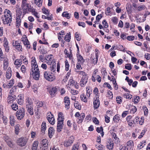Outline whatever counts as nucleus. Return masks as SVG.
Wrapping results in <instances>:
<instances>
[{
	"label": "nucleus",
	"instance_id": "obj_1",
	"mask_svg": "<svg viewBox=\"0 0 150 150\" xmlns=\"http://www.w3.org/2000/svg\"><path fill=\"white\" fill-rule=\"evenodd\" d=\"M31 68L30 72V75H32L35 79L38 80L40 77V71L34 57H32L31 58Z\"/></svg>",
	"mask_w": 150,
	"mask_h": 150
},
{
	"label": "nucleus",
	"instance_id": "obj_2",
	"mask_svg": "<svg viewBox=\"0 0 150 150\" xmlns=\"http://www.w3.org/2000/svg\"><path fill=\"white\" fill-rule=\"evenodd\" d=\"M4 13V15L2 16L1 18L3 23L4 25L8 24L10 26L12 19L11 12L9 10L6 9Z\"/></svg>",
	"mask_w": 150,
	"mask_h": 150
},
{
	"label": "nucleus",
	"instance_id": "obj_3",
	"mask_svg": "<svg viewBox=\"0 0 150 150\" xmlns=\"http://www.w3.org/2000/svg\"><path fill=\"white\" fill-rule=\"evenodd\" d=\"M64 119L63 114L61 112H59L58 115L57 125V131L59 132H61L63 128Z\"/></svg>",
	"mask_w": 150,
	"mask_h": 150
},
{
	"label": "nucleus",
	"instance_id": "obj_4",
	"mask_svg": "<svg viewBox=\"0 0 150 150\" xmlns=\"http://www.w3.org/2000/svg\"><path fill=\"white\" fill-rule=\"evenodd\" d=\"M21 6L23 12L25 14L30 12L33 8V7L27 3V0H22Z\"/></svg>",
	"mask_w": 150,
	"mask_h": 150
},
{
	"label": "nucleus",
	"instance_id": "obj_5",
	"mask_svg": "<svg viewBox=\"0 0 150 150\" xmlns=\"http://www.w3.org/2000/svg\"><path fill=\"white\" fill-rule=\"evenodd\" d=\"M28 141V139L27 137H21L17 139L16 143L19 146H24L26 145Z\"/></svg>",
	"mask_w": 150,
	"mask_h": 150
},
{
	"label": "nucleus",
	"instance_id": "obj_6",
	"mask_svg": "<svg viewBox=\"0 0 150 150\" xmlns=\"http://www.w3.org/2000/svg\"><path fill=\"white\" fill-rule=\"evenodd\" d=\"M44 77L47 80L52 81L55 79L54 74L50 72L46 71L44 73Z\"/></svg>",
	"mask_w": 150,
	"mask_h": 150
},
{
	"label": "nucleus",
	"instance_id": "obj_7",
	"mask_svg": "<svg viewBox=\"0 0 150 150\" xmlns=\"http://www.w3.org/2000/svg\"><path fill=\"white\" fill-rule=\"evenodd\" d=\"M25 109L22 108L19 109L16 112V116L18 120H21L24 116Z\"/></svg>",
	"mask_w": 150,
	"mask_h": 150
},
{
	"label": "nucleus",
	"instance_id": "obj_8",
	"mask_svg": "<svg viewBox=\"0 0 150 150\" xmlns=\"http://www.w3.org/2000/svg\"><path fill=\"white\" fill-rule=\"evenodd\" d=\"M46 62L48 65H50L52 64L55 62V60L53 55L50 54L46 56Z\"/></svg>",
	"mask_w": 150,
	"mask_h": 150
},
{
	"label": "nucleus",
	"instance_id": "obj_9",
	"mask_svg": "<svg viewBox=\"0 0 150 150\" xmlns=\"http://www.w3.org/2000/svg\"><path fill=\"white\" fill-rule=\"evenodd\" d=\"M57 86H53L50 88L48 91L50 95L52 97L55 96L57 93Z\"/></svg>",
	"mask_w": 150,
	"mask_h": 150
},
{
	"label": "nucleus",
	"instance_id": "obj_10",
	"mask_svg": "<svg viewBox=\"0 0 150 150\" xmlns=\"http://www.w3.org/2000/svg\"><path fill=\"white\" fill-rule=\"evenodd\" d=\"M22 41L24 45L27 47V48L29 49L30 48V43L28 41V38L25 35L24 37L23 36L22 38Z\"/></svg>",
	"mask_w": 150,
	"mask_h": 150
},
{
	"label": "nucleus",
	"instance_id": "obj_11",
	"mask_svg": "<svg viewBox=\"0 0 150 150\" xmlns=\"http://www.w3.org/2000/svg\"><path fill=\"white\" fill-rule=\"evenodd\" d=\"M47 118L48 121L50 124L52 125L54 124L55 121L54 117L53 115L51 113V112H50V114L47 115Z\"/></svg>",
	"mask_w": 150,
	"mask_h": 150
},
{
	"label": "nucleus",
	"instance_id": "obj_12",
	"mask_svg": "<svg viewBox=\"0 0 150 150\" xmlns=\"http://www.w3.org/2000/svg\"><path fill=\"white\" fill-rule=\"evenodd\" d=\"M74 138L73 136L70 137L68 140H65L64 142V146L66 147L70 146L73 143Z\"/></svg>",
	"mask_w": 150,
	"mask_h": 150
},
{
	"label": "nucleus",
	"instance_id": "obj_13",
	"mask_svg": "<svg viewBox=\"0 0 150 150\" xmlns=\"http://www.w3.org/2000/svg\"><path fill=\"white\" fill-rule=\"evenodd\" d=\"M93 104V107L95 109H97L99 107L100 101L99 97H96L94 98Z\"/></svg>",
	"mask_w": 150,
	"mask_h": 150
},
{
	"label": "nucleus",
	"instance_id": "obj_14",
	"mask_svg": "<svg viewBox=\"0 0 150 150\" xmlns=\"http://www.w3.org/2000/svg\"><path fill=\"white\" fill-rule=\"evenodd\" d=\"M18 13L19 15H18L16 18V26L18 28L20 25L21 22V18H22V12L19 11Z\"/></svg>",
	"mask_w": 150,
	"mask_h": 150
},
{
	"label": "nucleus",
	"instance_id": "obj_15",
	"mask_svg": "<svg viewBox=\"0 0 150 150\" xmlns=\"http://www.w3.org/2000/svg\"><path fill=\"white\" fill-rule=\"evenodd\" d=\"M64 103L65 108L69 109L70 108V100L69 97L68 96H66L64 98Z\"/></svg>",
	"mask_w": 150,
	"mask_h": 150
},
{
	"label": "nucleus",
	"instance_id": "obj_16",
	"mask_svg": "<svg viewBox=\"0 0 150 150\" xmlns=\"http://www.w3.org/2000/svg\"><path fill=\"white\" fill-rule=\"evenodd\" d=\"M4 139L9 146L10 147L13 146V144L12 142L11 139L8 136H4Z\"/></svg>",
	"mask_w": 150,
	"mask_h": 150
},
{
	"label": "nucleus",
	"instance_id": "obj_17",
	"mask_svg": "<svg viewBox=\"0 0 150 150\" xmlns=\"http://www.w3.org/2000/svg\"><path fill=\"white\" fill-rule=\"evenodd\" d=\"M41 148H47L48 144V140L46 139H43L40 142Z\"/></svg>",
	"mask_w": 150,
	"mask_h": 150
},
{
	"label": "nucleus",
	"instance_id": "obj_18",
	"mask_svg": "<svg viewBox=\"0 0 150 150\" xmlns=\"http://www.w3.org/2000/svg\"><path fill=\"white\" fill-rule=\"evenodd\" d=\"M88 77H82L79 83L80 86L82 87L85 86L88 81Z\"/></svg>",
	"mask_w": 150,
	"mask_h": 150
},
{
	"label": "nucleus",
	"instance_id": "obj_19",
	"mask_svg": "<svg viewBox=\"0 0 150 150\" xmlns=\"http://www.w3.org/2000/svg\"><path fill=\"white\" fill-rule=\"evenodd\" d=\"M3 45L6 52L9 51V47L8 45V42L6 37H4L3 41Z\"/></svg>",
	"mask_w": 150,
	"mask_h": 150
},
{
	"label": "nucleus",
	"instance_id": "obj_20",
	"mask_svg": "<svg viewBox=\"0 0 150 150\" xmlns=\"http://www.w3.org/2000/svg\"><path fill=\"white\" fill-rule=\"evenodd\" d=\"M26 108L33 106V102L32 99L27 97L25 99Z\"/></svg>",
	"mask_w": 150,
	"mask_h": 150
},
{
	"label": "nucleus",
	"instance_id": "obj_21",
	"mask_svg": "<svg viewBox=\"0 0 150 150\" xmlns=\"http://www.w3.org/2000/svg\"><path fill=\"white\" fill-rule=\"evenodd\" d=\"M13 46H14L15 48L18 51L20 52L22 51L23 49L22 46L17 41H15L14 44L13 45Z\"/></svg>",
	"mask_w": 150,
	"mask_h": 150
},
{
	"label": "nucleus",
	"instance_id": "obj_22",
	"mask_svg": "<svg viewBox=\"0 0 150 150\" xmlns=\"http://www.w3.org/2000/svg\"><path fill=\"white\" fill-rule=\"evenodd\" d=\"M111 134L115 143L117 144L119 143L120 142V139L117 136L116 134L113 132H112Z\"/></svg>",
	"mask_w": 150,
	"mask_h": 150
},
{
	"label": "nucleus",
	"instance_id": "obj_23",
	"mask_svg": "<svg viewBox=\"0 0 150 150\" xmlns=\"http://www.w3.org/2000/svg\"><path fill=\"white\" fill-rule=\"evenodd\" d=\"M126 147L129 150H132L134 146L133 143L132 141L129 140L126 143Z\"/></svg>",
	"mask_w": 150,
	"mask_h": 150
},
{
	"label": "nucleus",
	"instance_id": "obj_24",
	"mask_svg": "<svg viewBox=\"0 0 150 150\" xmlns=\"http://www.w3.org/2000/svg\"><path fill=\"white\" fill-rule=\"evenodd\" d=\"M76 57L78 62L83 63L84 62L85 60L83 59V57L79 53H77Z\"/></svg>",
	"mask_w": 150,
	"mask_h": 150
},
{
	"label": "nucleus",
	"instance_id": "obj_25",
	"mask_svg": "<svg viewBox=\"0 0 150 150\" xmlns=\"http://www.w3.org/2000/svg\"><path fill=\"white\" fill-rule=\"evenodd\" d=\"M18 103L20 105H22L24 101V96L23 95L20 94L18 97Z\"/></svg>",
	"mask_w": 150,
	"mask_h": 150
},
{
	"label": "nucleus",
	"instance_id": "obj_26",
	"mask_svg": "<svg viewBox=\"0 0 150 150\" xmlns=\"http://www.w3.org/2000/svg\"><path fill=\"white\" fill-rule=\"evenodd\" d=\"M15 95L11 96L9 95L7 98V102L8 104L12 103L16 99Z\"/></svg>",
	"mask_w": 150,
	"mask_h": 150
},
{
	"label": "nucleus",
	"instance_id": "obj_27",
	"mask_svg": "<svg viewBox=\"0 0 150 150\" xmlns=\"http://www.w3.org/2000/svg\"><path fill=\"white\" fill-rule=\"evenodd\" d=\"M22 62L21 59H17L15 60L14 64L16 67H20L22 64Z\"/></svg>",
	"mask_w": 150,
	"mask_h": 150
},
{
	"label": "nucleus",
	"instance_id": "obj_28",
	"mask_svg": "<svg viewBox=\"0 0 150 150\" xmlns=\"http://www.w3.org/2000/svg\"><path fill=\"white\" fill-rule=\"evenodd\" d=\"M12 71L11 68L8 67L6 71V77L7 79H9L11 78L12 76Z\"/></svg>",
	"mask_w": 150,
	"mask_h": 150
},
{
	"label": "nucleus",
	"instance_id": "obj_29",
	"mask_svg": "<svg viewBox=\"0 0 150 150\" xmlns=\"http://www.w3.org/2000/svg\"><path fill=\"white\" fill-rule=\"evenodd\" d=\"M87 96L84 93L81 94L80 96L81 100L85 103H87L88 101V98L87 97Z\"/></svg>",
	"mask_w": 150,
	"mask_h": 150
},
{
	"label": "nucleus",
	"instance_id": "obj_30",
	"mask_svg": "<svg viewBox=\"0 0 150 150\" xmlns=\"http://www.w3.org/2000/svg\"><path fill=\"white\" fill-rule=\"evenodd\" d=\"M131 117L130 116H128L126 118L128 125L130 126H132L133 124L135 123L134 121L133 120H131Z\"/></svg>",
	"mask_w": 150,
	"mask_h": 150
},
{
	"label": "nucleus",
	"instance_id": "obj_31",
	"mask_svg": "<svg viewBox=\"0 0 150 150\" xmlns=\"http://www.w3.org/2000/svg\"><path fill=\"white\" fill-rule=\"evenodd\" d=\"M54 133V129L53 127H50L48 130V134L49 137L51 138Z\"/></svg>",
	"mask_w": 150,
	"mask_h": 150
},
{
	"label": "nucleus",
	"instance_id": "obj_32",
	"mask_svg": "<svg viewBox=\"0 0 150 150\" xmlns=\"http://www.w3.org/2000/svg\"><path fill=\"white\" fill-rule=\"evenodd\" d=\"M0 117L1 119L3 121V123L5 125H6L7 124L8 120L7 117L3 115H2L0 116Z\"/></svg>",
	"mask_w": 150,
	"mask_h": 150
},
{
	"label": "nucleus",
	"instance_id": "obj_33",
	"mask_svg": "<svg viewBox=\"0 0 150 150\" xmlns=\"http://www.w3.org/2000/svg\"><path fill=\"white\" fill-rule=\"evenodd\" d=\"M20 125L18 124H17L14 127V132L16 135H18L20 132Z\"/></svg>",
	"mask_w": 150,
	"mask_h": 150
},
{
	"label": "nucleus",
	"instance_id": "obj_34",
	"mask_svg": "<svg viewBox=\"0 0 150 150\" xmlns=\"http://www.w3.org/2000/svg\"><path fill=\"white\" fill-rule=\"evenodd\" d=\"M86 94L88 98L90 97L91 94L92 93V91L91 88L89 86H87L86 88Z\"/></svg>",
	"mask_w": 150,
	"mask_h": 150
},
{
	"label": "nucleus",
	"instance_id": "obj_35",
	"mask_svg": "<svg viewBox=\"0 0 150 150\" xmlns=\"http://www.w3.org/2000/svg\"><path fill=\"white\" fill-rule=\"evenodd\" d=\"M43 0H34V3L36 5L39 7L41 6Z\"/></svg>",
	"mask_w": 150,
	"mask_h": 150
},
{
	"label": "nucleus",
	"instance_id": "obj_36",
	"mask_svg": "<svg viewBox=\"0 0 150 150\" xmlns=\"http://www.w3.org/2000/svg\"><path fill=\"white\" fill-rule=\"evenodd\" d=\"M38 143V141H36L33 142L32 148V150H36L37 149Z\"/></svg>",
	"mask_w": 150,
	"mask_h": 150
},
{
	"label": "nucleus",
	"instance_id": "obj_37",
	"mask_svg": "<svg viewBox=\"0 0 150 150\" xmlns=\"http://www.w3.org/2000/svg\"><path fill=\"white\" fill-rule=\"evenodd\" d=\"M108 143H109V144H107V148L109 150H112L114 146V143L113 142H108Z\"/></svg>",
	"mask_w": 150,
	"mask_h": 150
},
{
	"label": "nucleus",
	"instance_id": "obj_38",
	"mask_svg": "<svg viewBox=\"0 0 150 150\" xmlns=\"http://www.w3.org/2000/svg\"><path fill=\"white\" fill-rule=\"evenodd\" d=\"M15 122V120L14 119V117L12 116H10V123L12 126H13L14 125V124Z\"/></svg>",
	"mask_w": 150,
	"mask_h": 150
},
{
	"label": "nucleus",
	"instance_id": "obj_39",
	"mask_svg": "<svg viewBox=\"0 0 150 150\" xmlns=\"http://www.w3.org/2000/svg\"><path fill=\"white\" fill-rule=\"evenodd\" d=\"M85 117V114L83 113H81L80 115V116H79V120L78 122L79 123H81L82 122H83Z\"/></svg>",
	"mask_w": 150,
	"mask_h": 150
},
{
	"label": "nucleus",
	"instance_id": "obj_40",
	"mask_svg": "<svg viewBox=\"0 0 150 150\" xmlns=\"http://www.w3.org/2000/svg\"><path fill=\"white\" fill-rule=\"evenodd\" d=\"M120 116L118 114L114 116L113 118V120L115 122H118L119 121H121L120 119Z\"/></svg>",
	"mask_w": 150,
	"mask_h": 150
},
{
	"label": "nucleus",
	"instance_id": "obj_41",
	"mask_svg": "<svg viewBox=\"0 0 150 150\" xmlns=\"http://www.w3.org/2000/svg\"><path fill=\"white\" fill-rule=\"evenodd\" d=\"M30 12H31L32 14L34 15L37 18H39V16L38 15V13L35 11V8H33Z\"/></svg>",
	"mask_w": 150,
	"mask_h": 150
},
{
	"label": "nucleus",
	"instance_id": "obj_42",
	"mask_svg": "<svg viewBox=\"0 0 150 150\" xmlns=\"http://www.w3.org/2000/svg\"><path fill=\"white\" fill-rule=\"evenodd\" d=\"M96 131L99 133H100L101 136L103 137L104 135V133L103 132V129L102 127H97L96 129Z\"/></svg>",
	"mask_w": 150,
	"mask_h": 150
},
{
	"label": "nucleus",
	"instance_id": "obj_43",
	"mask_svg": "<svg viewBox=\"0 0 150 150\" xmlns=\"http://www.w3.org/2000/svg\"><path fill=\"white\" fill-rule=\"evenodd\" d=\"M71 35L70 33H67L64 37V40L67 42H69L70 41Z\"/></svg>",
	"mask_w": 150,
	"mask_h": 150
},
{
	"label": "nucleus",
	"instance_id": "obj_44",
	"mask_svg": "<svg viewBox=\"0 0 150 150\" xmlns=\"http://www.w3.org/2000/svg\"><path fill=\"white\" fill-rule=\"evenodd\" d=\"M27 108V111L29 113L30 115H33V106L26 108Z\"/></svg>",
	"mask_w": 150,
	"mask_h": 150
},
{
	"label": "nucleus",
	"instance_id": "obj_45",
	"mask_svg": "<svg viewBox=\"0 0 150 150\" xmlns=\"http://www.w3.org/2000/svg\"><path fill=\"white\" fill-rule=\"evenodd\" d=\"M14 83V80L13 79H11L9 81L8 84L6 85V87L8 88H10L12 86Z\"/></svg>",
	"mask_w": 150,
	"mask_h": 150
},
{
	"label": "nucleus",
	"instance_id": "obj_46",
	"mask_svg": "<svg viewBox=\"0 0 150 150\" xmlns=\"http://www.w3.org/2000/svg\"><path fill=\"white\" fill-rule=\"evenodd\" d=\"M76 72L78 73V74L79 75L82 76V77H88L86 74L83 71H76Z\"/></svg>",
	"mask_w": 150,
	"mask_h": 150
},
{
	"label": "nucleus",
	"instance_id": "obj_47",
	"mask_svg": "<svg viewBox=\"0 0 150 150\" xmlns=\"http://www.w3.org/2000/svg\"><path fill=\"white\" fill-rule=\"evenodd\" d=\"M41 127L42 132H44L45 131L46 128V123L44 122H43L42 123Z\"/></svg>",
	"mask_w": 150,
	"mask_h": 150
},
{
	"label": "nucleus",
	"instance_id": "obj_48",
	"mask_svg": "<svg viewBox=\"0 0 150 150\" xmlns=\"http://www.w3.org/2000/svg\"><path fill=\"white\" fill-rule=\"evenodd\" d=\"M96 147L99 150H103L105 148L103 145L101 144H97L96 145Z\"/></svg>",
	"mask_w": 150,
	"mask_h": 150
},
{
	"label": "nucleus",
	"instance_id": "obj_49",
	"mask_svg": "<svg viewBox=\"0 0 150 150\" xmlns=\"http://www.w3.org/2000/svg\"><path fill=\"white\" fill-rule=\"evenodd\" d=\"M62 16L63 17H65L68 19L70 18L69 14L67 11L64 12L62 13Z\"/></svg>",
	"mask_w": 150,
	"mask_h": 150
},
{
	"label": "nucleus",
	"instance_id": "obj_50",
	"mask_svg": "<svg viewBox=\"0 0 150 150\" xmlns=\"http://www.w3.org/2000/svg\"><path fill=\"white\" fill-rule=\"evenodd\" d=\"M8 61L5 60L4 62V70L6 69L8 67Z\"/></svg>",
	"mask_w": 150,
	"mask_h": 150
},
{
	"label": "nucleus",
	"instance_id": "obj_51",
	"mask_svg": "<svg viewBox=\"0 0 150 150\" xmlns=\"http://www.w3.org/2000/svg\"><path fill=\"white\" fill-rule=\"evenodd\" d=\"M39 59L42 62H46V58L45 59H44V56L42 55H41L39 56Z\"/></svg>",
	"mask_w": 150,
	"mask_h": 150
},
{
	"label": "nucleus",
	"instance_id": "obj_52",
	"mask_svg": "<svg viewBox=\"0 0 150 150\" xmlns=\"http://www.w3.org/2000/svg\"><path fill=\"white\" fill-rule=\"evenodd\" d=\"M11 108L13 110L15 111L17 110L18 109V106L16 104H13L11 105Z\"/></svg>",
	"mask_w": 150,
	"mask_h": 150
},
{
	"label": "nucleus",
	"instance_id": "obj_53",
	"mask_svg": "<svg viewBox=\"0 0 150 150\" xmlns=\"http://www.w3.org/2000/svg\"><path fill=\"white\" fill-rule=\"evenodd\" d=\"M137 108L135 106H132L130 109V112L131 113H134L137 111Z\"/></svg>",
	"mask_w": 150,
	"mask_h": 150
},
{
	"label": "nucleus",
	"instance_id": "obj_54",
	"mask_svg": "<svg viewBox=\"0 0 150 150\" xmlns=\"http://www.w3.org/2000/svg\"><path fill=\"white\" fill-rule=\"evenodd\" d=\"M70 51L69 53L67 55V57L69 58V59L72 60H73V55L72 54L71 50L70 49Z\"/></svg>",
	"mask_w": 150,
	"mask_h": 150
},
{
	"label": "nucleus",
	"instance_id": "obj_55",
	"mask_svg": "<svg viewBox=\"0 0 150 150\" xmlns=\"http://www.w3.org/2000/svg\"><path fill=\"white\" fill-rule=\"evenodd\" d=\"M94 93L96 95V97H99V95L98 94V90L97 87H95L93 90Z\"/></svg>",
	"mask_w": 150,
	"mask_h": 150
},
{
	"label": "nucleus",
	"instance_id": "obj_56",
	"mask_svg": "<svg viewBox=\"0 0 150 150\" xmlns=\"http://www.w3.org/2000/svg\"><path fill=\"white\" fill-rule=\"evenodd\" d=\"M143 110L144 111V115L146 116L148 114V110L146 106H143Z\"/></svg>",
	"mask_w": 150,
	"mask_h": 150
},
{
	"label": "nucleus",
	"instance_id": "obj_57",
	"mask_svg": "<svg viewBox=\"0 0 150 150\" xmlns=\"http://www.w3.org/2000/svg\"><path fill=\"white\" fill-rule=\"evenodd\" d=\"M42 11L44 14H45L47 16L48 15V14L49 13L48 10L46 9L45 8H43L42 9Z\"/></svg>",
	"mask_w": 150,
	"mask_h": 150
},
{
	"label": "nucleus",
	"instance_id": "obj_58",
	"mask_svg": "<svg viewBox=\"0 0 150 150\" xmlns=\"http://www.w3.org/2000/svg\"><path fill=\"white\" fill-rule=\"evenodd\" d=\"M65 62V70L67 71H68L69 70V65L68 63V62L67 60Z\"/></svg>",
	"mask_w": 150,
	"mask_h": 150
},
{
	"label": "nucleus",
	"instance_id": "obj_59",
	"mask_svg": "<svg viewBox=\"0 0 150 150\" xmlns=\"http://www.w3.org/2000/svg\"><path fill=\"white\" fill-rule=\"evenodd\" d=\"M122 98L120 96H117L116 97V101L117 103L121 104L122 102Z\"/></svg>",
	"mask_w": 150,
	"mask_h": 150
},
{
	"label": "nucleus",
	"instance_id": "obj_60",
	"mask_svg": "<svg viewBox=\"0 0 150 150\" xmlns=\"http://www.w3.org/2000/svg\"><path fill=\"white\" fill-rule=\"evenodd\" d=\"M56 65H53L52 66L50 67V70L51 72L53 73L56 70Z\"/></svg>",
	"mask_w": 150,
	"mask_h": 150
},
{
	"label": "nucleus",
	"instance_id": "obj_61",
	"mask_svg": "<svg viewBox=\"0 0 150 150\" xmlns=\"http://www.w3.org/2000/svg\"><path fill=\"white\" fill-rule=\"evenodd\" d=\"M125 68L129 70H130L132 69L131 64H127L125 66Z\"/></svg>",
	"mask_w": 150,
	"mask_h": 150
},
{
	"label": "nucleus",
	"instance_id": "obj_62",
	"mask_svg": "<svg viewBox=\"0 0 150 150\" xmlns=\"http://www.w3.org/2000/svg\"><path fill=\"white\" fill-rule=\"evenodd\" d=\"M83 63H81L79 62H77L76 65V67L77 69H82V67H81V65Z\"/></svg>",
	"mask_w": 150,
	"mask_h": 150
},
{
	"label": "nucleus",
	"instance_id": "obj_63",
	"mask_svg": "<svg viewBox=\"0 0 150 150\" xmlns=\"http://www.w3.org/2000/svg\"><path fill=\"white\" fill-rule=\"evenodd\" d=\"M75 37L77 40L79 41L81 40V38L77 32L75 33Z\"/></svg>",
	"mask_w": 150,
	"mask_h": 150
},
{
	"label": "nucleus",
	"instance_id": "obj_64",
	"mask_svg": "<svg viewBox=\"0 0 150 150\" xmlns=\"http://www.w3.org/2000/svg\"><path fill=\"white\" fill-rule=\"evenodd\" d=\"M127 38L129 41H132L134 40V37L133 35L128 36Z\"/></svg>",
	"mask_w": 150,
	"mask_h": 150
}]
</instances>
